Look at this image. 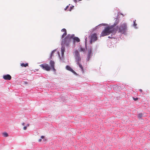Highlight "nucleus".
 <instances>
[{"instance_id":"nucleus-2","label":"nucleus","mask_w":150,"mask_h":150,"mask_svg":"<svg viewBox=\"0 0 150 150\" xmlns=\"http://www.w3.org/2000/svg\"><path fill=\"white\" fill-rule=\"evenodd\" d=\"M74 35H71L70 34H68L67 36L64 39H62V47L61 48V52L62 56L60 57L59 52H57L59 58L60 60L63 61L64 60V55L65 51V45L68 46L69 45V42L71 40Z\"/></svg>"},{"instance_id":"nucleus-12","label":"nucleus","mask_w":150,"mask_h":150,"mask_svg":"<svg viewBox=\"0 0 150 150\" xmlns=\"http://www.w3.org/2000/svg\"><path fill=\"white\" fill-rule=\"evenodd\" d=\"M74 42H79L80 41L79 39L77 37H75L73 38Z\"/></svg>"},{"instance_id":"nucleus-29","label":"nucleus","mask_w":150,"mask_h":150,"mask_svg":"<svg viewBox=\"0 0 150 150\" xmlns=\"http://www.w3.org/2000/svg\"><path fill=\"white\" fill-rule=\"evenodd\" d=\"M22 125L23 126H24V125H25V123H23L22 124Z\"/></svg>"},{"instance_id":"nucleus-30","label":"nucleus","mask_w":150,"mask_h":150,"mask_svg":"<svg viewBox=\"0 0 150 150\" xmlns=\"http://www.w3.org/2000/svg\"><path fill=\"white\" fill-rule=\"evenodd\" d=\"M27 126H29V124H27Z\"/></svg>"},{"instance_id":"nucleus-8","label":"nucleus","mask_w":150,"mask_h":150,"mask_svg":"<svg viewBox=\"0 0 150 150\" xmlns=\"http://www.w3.org/2000/svg\"><path fill=\"white\" fill-rule=\"evenodd\" d=\"M3 78L5 80H10L11 78V76L9 74L3 75Z\"/></svg>"},{"instance_id":"nucleus-18","label":"nucleus","mask_w":150,"mask_h":150,"mask_svg":"<svg viewBox=\"0 0 150 150\" xmlns=\"http://www.w3.org/2000/svg\"><path fill=\"white\" fill-rule=\"evenodd\" d=\"M142 116V113H140L138 114V118H141Z\"/></svg>"},{"instance_id":"nucleus-27","label":"nucleus","mask_w":150,"mask_h":150,"mask_svg":"<svg viewBox=\"0 0 150 150\" xmlns=\"http://www.w3.org/2000/svg\"><path fill=\"white\" fill-rule=\"evenodd\" d=\"M74 1L76 3H77V0H74Z\"/></svg>"},{"instance_id":"nucleus-21","label":"nucleus","mask_w":150,"mask_h":150,"mask_svg":"<svg viewBox=\"0 0 150 150\" xmlns=\"http://www.w3.org/2000/svg\"><path fill=\"white\" fill-rule=\"evenodd\" d=\"M74 7V6H71L70 8V9L69 10L70 11H71V9H72Z\"/></svg>"},{"instance_id":"nucleus-20","label":"nucleus","mask_w":150,"mask_h":150,"mask_svg":"<svg viewBox=\"0 0 150 150\" xmlns=\"http://www.w3.org/2000/svg\"><path fill=\"white\" fill-rule=\"evenodd\" d=\"M44 136H41V139H39L38 141L39 142H41V141L42 140V139H44Z\"/></svg>"},{"instance_id":"nucleus-19","label":"nucleus","mask_w":150,"mask_h":150,"mask_svg":"<svg viewBox=\"0 0 150 150\" xmlns=\"http://www.w3.org/2000/svg\"><path fill=\"white\" fill-rule=\"evenodd\" d=\"M81 51H82L83 52H85V50L84 48H83L81 47Z\"/></svg>"},{"instance_id":"nucleus-26","label":"nucleus","mask_w":150,"mask_h":150,"mask_svg":"<svg viewBox=\"0 0 150 150\" xmlns=\"http://www.w3.org/2000/svg\"><path fill=\"white\" fill-rule=\"evenodd\" d=\"M69 7V6H67L66 7V8H65V10H66V9H67V8Z\"/></svg>"},{"instance_id":"nucleus-1","label":"nucleus","mask_w":150,"mask_h":150,"mask_svg":"<svg viewBox=\"0 0 150 150\" xmlns=\"http://www.w3.org/2000/svg\"><path fill=\"white\" fill-rule=\"evenodd\" d=\"M118 23V20L116 19L113 25L106 27L104 30L102 31L100 36H104L111 33V35L109 36L108 38H116L115 34L116 33L117 29V27L115 28H114V27L117 25Z\"/></svg>"},{"instance_id":"nucleus-6","label":"nucleus","mask_w":150,"mask_h":150,"mask_svg":"<svg viewBox=\"0 0 150 150\" xmlns=\"http://www.w3.org/2000/svg\"><path fill=\"white\" fill-rule=\"evenodd\" d=\"M40 66L42 69L47 71H49L50 69V66L47 64H41Z\"/></svg>"},{"instance_id":"nucleus-13","label":"nucleus","mask_w":150,"mask_h":150,"mask_svg":"<svg viewBox=\"0 0 150 150\" xmlns=\"http://www.w3.org/2000/svg\"><path fill=\"white\" fill-rule=\"evenodd\" d=\"M50 64L51 66V67H54V62L52 60H51L50 62Z\"/></svg>"},{"instance_id":"nucleus-25","label":"nucleus","mask_w":150,"mask_h":150,"mask_svg":"<svg viewBox=\"0 0 150 150\" xmlns=\"http://www.w3.org/2000/svg\"><path fill=\"white\" fill-rule=\"evenodd\" d=\"M133 99L134 100H138V98H133Z\"/></svg>"},{"instance_id":"nucleus-22","label":"nucleus","mask_w":150,"mask_h":150,"mask_svg":"<svg viewBox=\"0 0 150 150\" xmlns=\"http://www.w3.org/2000/svg\"><path fill=\"white\" fill-rule=\"evenodd\" d=\"M27 128V126H24L23 128V129L24 130H25Z\"/></svg>"},{"instance_id":"nucleus-28","label":"nucleus","mask_w":150,"mask_h":150,"mask_svg":"<svg viewBox=\"0 0 150 150\" xmlns=\"http://www.w3.org/2000/svg\"><path fill=\"white\" fill-rule=\"evenodd\" d=\"M139 91L140 92H142V89H139Z\"/></svg>"},{"instance_id":"nucleus-24","label":"nucleus","mask_w":150,"mask_h":150,"mask_svg":"<svg viewBox=\"0 0 150 150\" xmlns=\"http://www.w3.org/2000/svg\"><path fill=\"white\" fill-rule=\"evenodd\" d=\"M52 69L54 71H56V69H55L54 68V67H52Z\"/></svg>"},{"instance_id":"nucleus-16","label":"nucleus","mask_w":150,"mask_h":150,"mask_svg":"<svg viewBox=\"0 0 150 150\" xmlns=\"http://www.w3.org/2000/svg\"><path fill=\"white\" fill-rule=\"evenodd\" d=\"M3 135L4 137H7L8 136V134L6 132H4L3 133Z\"/></svg>"},{"instance_id":"nucleus-31","label":"nucleus","mask_w":150,"mask_h":150,"mask_svg":"<svg viewBox=\"0 0 150 150\" xmlns=\"http://www.w3.org/2000/svg\"><path fill=\"white\" fill-rule=\"evenodd\" d=\"M86 49H87V48L86 47Z\"/></svg>"},{"instance_id":"nucleus-15","label":"nucleus","mask_w":150,"mask_h":150,"mask_svg":"<svg viewBox=\"0 0 150 150\" xmlns=\"http://www.w3.org/2000/svg\"><path fill=\"white\" fill-rule=\"evenodd\" d=\"M21 66L22 67H26L27 66H28V64L26 63L25 64L24 63H21Z\"/></svg>"},{"instance_id":"nucleus-17","label":"nucleus","mask_w":150,"mask_h":150,"mask_svg":"<svg viewBox=\"0 0 150 150\" xmlns=\"http://www.w3.org/2000/svg\"><path fill=\"white\" fill-rule=\"evenodd\" d=\"M56 50H53V51H52L51 53V55H50V59H51V58H52V54H53V53Z\"/></svg>"},{"instance_id":"nucleus-10","label":"nucleus","mask_w":150,"mask_h":150,"mask_svg":"<svg viewBox=\"0 0 150 150\" xmlns=\"http://www.w3.org/2000/svg\"><path fill=\"white\" fill-rule=\"evenodd\" d=\"M62 32H64V33L63 34L61 37L62 39L64 38L67 35V31L66 30L65 28L62 29L61 30Z\"/></svg>"},{"instance_id":"nucleus-14","label":"nucleus","mask_w":150,"mask_h":150,"mask_svg":"<svg viewBox=\"0 0 150 150\" xmlns=\"http://www.w3.org/2000/svg\"><path fill=\"white\" fill-rule=\"evenodd\" d=\"M136 20H135L134 22H133V27H134V28L136 29H137V24L135 22Z\"/></svg>"},{"instance_id":"nucleus-23","label":"nucleus","mask_w":150,"mask_h":150,"mask_svg":"<svg viewBox=\"0 0 150 150\" xmlns=\"http://www.w3.org/2000/svg\"><path fill=\"white\" fill-rule=\"evenodd\" d=\"M87 39V37H86V38H85V46H86V44Z\"/></svg>"},{"instance_id":"nucleus-7","label":"nucleus","mask_w":150,"mask_h":150,"mask_svg":"<svg viewBox=\"0 0 150 150\" xmlns=\"http://www.w3.org/2000/svg\"><path fill=\"white\" fill-rule=\"evenodd\" d=\"M92 49L91 47L90 49H88V53L86 58V60L87 61H89V60L90 59L91 57L92 56Z\"/></svg>"},{"instance_id":"nucleus-4","label":"nucleus","mask_w":150,"mask_h":150,"mask_svg":"<svg viewBox=\"0 0 150 150\" xmlns=\"http://www.w3.org/2000/svg\"><path fill=\"white\" fill-rule=\"evenodd\" d=\"M127 28V24L126 23H121L119 27L117 26V30H118L119 32L122 34H125Z\"/></svg>"},{"instance_id":"nucleus-11","label":"nucleus","mask_w":150,"mask_h":150,"mask_svg":"<svg viewBox=\"0 0 150 150\" xmlns=\"http://www.w3.org/2000/svg\"><path fill=\"white\" fill-rule=\"evenodd\" d=\"M106 25H107V24H105V23H102V24H100L99 25H98V26L94 28H93V31H94V30H96V29L98 27V26L100 27V26H102Z\"/></svg>"},{"instance_id":"nucleus-3","label":"nucleus","mask_w":150,"mask_h":150,"mask_svg":"<svg viewBox=\"0 0 150 150\" xmlns=\"http://www.w3.org/2000/svg\"><path fill=\"white\" fill-rule=\"evenodd\" d=\"M74 57L76 64L79 66L81 71L83 72V66L80 63V62L81 61V58L80 57L79 52L77 50H75L74 52Z\"/></svg>"},{"instance_id":"nucleus-9","label":"nucleus","mask_w":150,"mask_h":150,"mask_svg":"<svg viewBox=\"0 0 150 150\" xmlns=\"http://www.w3.org/2000/svg\"><path fill=\"white\" fill-rule=\"evenodd\" d=\"M66 68L67 70L71 71L74 74L76 75H77L76 73L74 71L70 66L67 65L66 66Z\"/></svg>"},{"instance_id":"nucleus-5","label":"nucleus","mask_w":150,"mask_h":150,"mask_svg":"<svg viewBox=\"0 0 150 150\" xmlns=\"http://www.w3.org/2000/svg\"><path fill=\"white\" fill-rule=\"evenodd\" d=\"M97 39V35L96 33L91 34L90 36V42L91 44H92L93 42H94Z\"/></svg>"}]
</instances>
